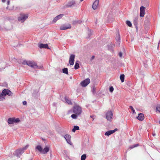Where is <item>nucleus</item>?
<instances>
[{"label":"nucleus","instance_id":"603ef678","mask_svg":"<svg viewBox=\"0 0 160 160\" xmlns=\"http://www.w3.org/2000/svg\"><path fill=\"white\" fill-rule=\"evenodd\" d=\"M93 116H90V117L92 118H93Z\"/></svg>","mask_w":160,"mask_h":160},{"label":"nucleus","instance_id":"09e8293b","mask_svg":"<svg viewBox=\"0 0 160 160\" xmlns=\"http://www.w3.org/2000/svg\"><path fill=\"white\" fill-rule=\"evenodd\" d=\"M42 66H40V67L38 66V67L37 68H39V69L41 68H42ZM36 69H37V68H36Z\"/></svg>","mask_w":160,"mask_h":160},{"label":"nucleus","instance_id":"dca6fc26","mask_svg":"<svg viewBox=\"0 0 160 160\" xmlns=\"http://www.w3.org/2000/svg\"><path fill=\"white\" fill-rule=\"evenodd\" d=\"M117 131H118V129L116 128L113 130H111L106 132L105 133V135L106 136H109Z\"/></svg>","mask_w":160,"mask_h":160},{"label":"nucleus","instance_id":"5fc2aeb1","mask_svg":"<svg viewBox=\"0 0 160 160\" xmlns=\"http://www.w3.org/2000/svg\"><path fill=\"white\" fill-rule=\"evenodd\" d=\"M84 0H80V1L81 2H82V1H83Z\"/></svg>","mask_w":160,"mask_h":160},{"label":"nucleus","instance_id":"f3484780","mask_svg":"<svg viewBox=\"0 0 160 160\" xmlns=\"http://www.w3.org/2000/svg\"><path fill=\"white\" fill-rule=\"evenodd\" d=\"M63 16H64V15L63 14H60L58 15L56 17H55L53 19V21H52V22H53V23L56 22L58 20L61 19Z\"/></svg>","mask_w":160,"mask_h":160},{"label":"nucleus","instance_id":"8fccbe9b","mask_svg":"<svg viewBox=\"0 0 160 160\" xmlns=\"http://www.w3.org/2000/svg\"><path fill=\"white\" fill-rule=\"evenodd\" d=\"M6 0H2V2H5L6 1Z\"/></svg>","mask_w":160,"mask_h":160},{"label":"nucleus","instance_id":"864d4df0","mask_svg":"<svg viewBox=\"0 0 160 160\" xmlns=\"http://www.w3.org/2000/svg\"><path fill=\"white\" fill-rule=\"evenodd\" d=\"M6 8L7 9H8V7Z\"/></svg>","mask_w":160,"mask_h":160},{"label":"nucleus","instance_id":"2f4dec72","mask_svg":"<svg viewBox=\"0 0 160 160\" xmlns=\"http://www.w3.org/2000/svg\"><path fill=\"white\" fill-rule=\"evenodd\" d=\"M126 24L130 27H132V24L131 22L129 21H127L126 22Z\"/></svg>","mask_w":160,"mask_h":160},{"label":"nucleus","instance_id":"f257e3e1","mask_svg":"<svg viewBox=\"0 0 160 160\" xmlns=\"http://www.w3.org/2000/svg\"><path fill=\"white\" fill-rule=\"evenodd\" d=\"M22 63L24 65L27 64L32 68H36L38 67V66L36 63L34 62H32L30 61H24Z\"/></svg>","mask_w":160,"mask_h":160},{"label":"nucleus","instance_id":"4d7b16f0","mask_svg":"<svg viewBox=\"0 0 160 160\" xmlns=\"http://www.w3.org/2000/svg\"><path fill=\"white\" fill-rule=\"evenodd\" d=\"M9 10H12V9H9Z\"/></svg>","mask_w":160,"mask_h":160},{"label":"nucleus","instance_id":"4be33fe9","mask_svg":"<svg viewBox=\"0 0 160 160\" xmlns=\"http://www.w3.org/2000/svg\"><path fill=\"white\" fill-rule=\"evenodd\" d=\"M6 67V63L4 62H2L0 63V71L4 69Z\"/></svg>","mask_w":160,"mask_h":160},{"label":"nucleus","instance_id":"ddd939ff","mask_svg":"<svg viewBox=\"0 0 160 160\" xmlns=\"http://www.w3.org/2000/svg\"><path fill=\"white\" fill-rule=\"evenodd\" d=\"M99 2V0H96L93 3L92 8L93 10H95L97 9L98 6Z\"/></svg>","mask_w":160,"mask_h":160},{"label":"nucleus","instance_id":"49530a36","mask_svg":"<svg viewBox=\"0 0 160 160\" xmlns=\"http://www.w3.org/2000/svg\"><path fill=\"white\" fill-rule=\"evenodd\" d=\"M10 4V1L8 0L7 2V4L8 5H9Z\"/></svg>","mask_w":160,"mask_h":160},{"label":"nucleus","instance_id":"3c124183","mask_svg":"<svg viewBox=\"0 0 160 160\" xmlns=\"http://www.w3.org/2000/svg\"><path fill=\"white\" fill-rule=\"evenodd\" d=\"M152 135H153V136H155L156 134H155V133H153V134H152Z\"/></svg>","mask_w":160,"mask_h":160},{"label":"nucleus","instance_id":"a18cd8bd","mask_svg":"<svg viewBox=\"0 0 160 160\" xmlns=\"http://www.w3.org/2000/svg\"><path fill=\"white\" fill-rule=\"evenodd\" d=\"M143 64L145 68H146L148 67V64L147 63H144Z\"/></svg>","mask_w":160,"mask_h":160},{"label":"nucleus","instance_id":"e433bc0d","mask_svg":"<svg viewBox=\"0 0 160 160\" xmlns=\"http://www.w3.org/2000/svg\"><path fill=\"white\" fill-rule=\"evenodd\" d=\"M144 119V115L142 113H141V121L143 120Z\"/></svg>","mask_w":160,"mask_h":160},{"label":"nucleus","instance_id":"a211bd4d","mask_svg":"<svg viewBox=\"0 0 160 160\" xmlns=\"http://www.w3.org/2000/svg\"><path fill=\"white\" fill-rule=\"evenodd\" d=\"M38 47L40 48H47L48 49H50V48H49L48 45L47 44H44L41 43L38 45Z\"/></svg>","mask_w":160,"mask_h":160},{"label":"nucleus","instance_id":"423d86ee","mask_svg":"<svg viewBox=\"0 0 160 160\" xmlns=\"http://www.w3.org/2000/svg\"><path fill=\"white\" fill-rule=\"evenodd\" d=\"M90 82V80L89 78H87L80 83V85L82 87H84L87 86Z\"/></svg>","mask_w":160,"mask_h":160},{"label":"nucleus","instance_id":"c9c22d12","mask_svg":"<svg viewBox=\"0 0 160 160\" xmlns=\"http://www.w3.org/2000/svg\"><path fill=\"white\" fill-rule=\"evenodd\" d=\"M76 114H72L71 115V117L73 119H76L77 118V115Z\"/></svg>","mask_w":160,"mask_h":160},{"label":"nucleus","instance_id":"c85d7f7f","mask_svg":"<svg viewBox=\"0 0 160 160\" xmlns=\"http://www.w3.org/2000/svg\"><path fill=\"white\" fill-rule=\"evenodd\" d=\"M125 76L124 74H121L120 76V79L122 82H123L124 81Z\"/></svg>","mask_w":160,"mask_h":160},{"label":"nucleus","instance_id":"4468645a","mask_svg":"<svg viewBox=\"0 0 160 160\" xmlns=\"http://www.w3.org/2000/svg\"><path fill=\"white\" fill-rule=\"evenodd\" d=\"M147 7L144 6H141V17H143L145 14V9Z\"/></svg>","mask_w":160,"mask_h":160},{"label":"nucleus","instance_id":"9d476101","mask_svg":"<svg viewBox=\"0 0 160 160\" xmlns=\"http://www.w3.org/2000/svg\"><path fill=\"white\" fill-rule=\"evenodd\" d=\"M75 55L74 54H71L69 59V63L71 65H73L74 62Z\"/></svg>","mask_w":160,"mask_h":160},{"label":"nucleus","instance_id":"79ce46f5","mask_svg":"<svg viewBox=\"0 0 160 160\" xmlns=\"http://www.w3.org/2000/svg\"><path fill=\"white\" fill-rule=\"evenodd\" d=\"M119 56L120 57H122V52H120L119 53Z\"/></svg>","mask_w":160,"mask_h":160},{"label":"nucleus","instance_id":"412c9836","mask_svg":"<svg viewBox=\"0 0 160 160\" xmlns=\"http://www.w3.org/2000/svg\"><path fill=\"white\" fill-rule=\"evenodd\" d=\"M49 150V147L46 146L42 150V153L43 154L47 153Z\"/></svg>","mask_w":160,"mask_h":160},{"label":"nucleus","instance_id":"c756f323","mask_svg":"<svg viewBox=\"0 0 160 160\" xmlns=\"http://www.w3.org/2000/svg\"><path fill=\"white\" fill-rule=\"evenodd\" d=\"M79 130V127L77 126H75L72 129V131L73 132H75L76 130Z\"/></svg>","mask_w":160,"mask_h":160},{"label":"nucleus","instance_id":"ea45409f","mask_svg":"<svg viewBox=\"0 0 160 160\" xmlns=\"http://www.w3.org/2000/svg\"><path fill=\"white\" fill-rule=\"evenodd\" d=\"M156 110L160 112V105L158 106L157 107Z\"/></svg>","mask_w":160,"mask_h":160},{"label":"nucleus","instance_id":"20e7f679","mask_svg":"<svg viewBox=\"0 0 160 160\" xmlns=\"http://www.w3.org/2000/svg\"><path fill=\"white\" fill-rule=\"evenodd\" d=\"M20 121L19 118H9L8 119V122L9 124H12L14 123H18Z\"/></svg>","mask_w":160,"mask_h":160},{"label":"nucleus","instance_id":"6e6d98bb","mask_svg":"<svg viewBox=\"0 0 160 160\" xmlns=\"http://www.w3.org/2000/svg\"><path fill=\"white\" fill-rule=\"evenodd\" d=\"M94 120V118H92V121H93Z\"/></svg>","mask_w":160,"mask_h":160},{"label":"nucleus","instance_id":"58836bf2","mask_svg":"<svg viewBox=\"0 0 160 160\" xmlns=\"http://www.w3.org/2000/svg\"><path fill=\"white\" fill-rule=\"evenodd\" d=\"M130 108L131 110L133 113H135V111L132 106H130Z\"/></svg>","mask_w":160,"mask_h":160},{"label":"nucleus","instance_id":"9b49d317","mask_svg":"<svg viewBox=\"0 0 160 160\" xmlns=\"http://www.w3.org/2000/svg\"><path fill=\"white\" fill-rule=\"evenodd\" d=\"M71 28V25L70 24H68V25H63L61 26L60 27V30H64L68 29H70Z\"/></svg>","mask_w":160,"mask_h":160},{"label":"nucleus","instance_id":"4c0bfd02","mask_svg":"<svg viewBox=\"0 0 160 160\" xmlns=\"http://www.w3.org/2000/svg\"><path fill=\"white\" fill-rule=\"evenodd\" d=\"M114 88L112 86H111L109 88V91L112 93L113 91Z\"/></svg>","mask_w":160,"mask_h":160},{"label":"nucleus","instance_id":"0eeeda50","mask_svg":"<svg viewBox=\"0 0 160 160\" xmlns=\"http://www.w3.org/2000/svg\"><path fill=\"white\" fill-rule=\"evenodd\" d=\"M106 118L108 120L111 121L113 118V114L111 111H108L106 114Z\"/></svg>","mask_w":160,"mask_h":160},{"label":"nucleus","instance_id":"2eb2a0df","mask_svg":"<svg viewBox=\"0 0 160 160\" xmlns=\"http://www.w3.org/2000/svg\"><path fill=\"white\" fill-rule=\"evenodd\" d=\"M142 6L146 7H148L149 5V2L148 0H141Z\"/></svg>","mask_w":160,"mask_h":160},{"label":"nucleus","instance_id":"7ed1b4c3","mask_svg":"<svg viewBox=\"0 0 160 160\" xmlns=\"http://www.w3.org/2000/svg\"><path fill=\"white\" fill-rule=\"evenodd\" d=\"M29 146L28 145H26L24 147L20 148L19 149H18L15 152L16 155L17 156H19V155H21L24 152V151L28 148Z\"/></svg>","mask_w":160,"mask_h":160},{"label":"nucleus","instance_id":"a19ab883","mask_svg":"<svg viewBox=\"0 0 160 160\" xmlns=\"http://www.w3.org/2000/svg\"><path fill=\"white\" fill-rule=\"evenodd\" d=\"M136 118L138 120H140V113L138 114V116Z\"/></svg>","mask_w":160,"mask_h":160},{"label":"nucleus","instance_id":"13d9d810","mask_svg":"<svg viewBox=\"0 0 160 160\" xmlns=\"http://www.w3.org/2000/svg\"><path fill=\"white\" fill-rule=\"evenodd\" d=\"M159 123L160 124V121H159Z\"/></svg>","mask_w":160,"mask_h":160},{"label":"nucleus","instance_id":"a878e982","mask_svg":"<svg viewBox=\"0 0 160 160\" xmlns=\"http://www.w3.org/2000/svg\"><path fill=\"white\" fill-rule=\"evenodd\" d=\"M36 148L40 152H42V148L41 146L40 145H38L36 147Z\"/></svg>","mask_w":160,"mask_h":160},{"label":"nucleus","instance_id":"39448f33","mask_svg":"<svg viewBox=\"0 0 160 160\" xmlns=\"http://www.w3.org/2000/svg\"><path fill=\"white\" fill-rule=\"evenodd\" d=\"M28 17V14H21L20 16L18 17L19 21L23 22Z\"/></svg>","mask_w":160,"mask_h":160},{"label":"nucleus","instance_id":"f704fd0d","mask_svg":"<svg viewBox=\"0 0 160 160\" xmlns=\"http://www.w3.org/2000/svg\"><path fill=\"white\" fill-rule=\"evenodd\" d=\"M92 92L93 94H95L96 93V88L95 86L92 87Z\"/></svg>","mask_w":160,"mask_h":160},{"label":"nucleus","instance_id":"6ab92c4d","mask_svg":"<svg viewBox=\"0 0 160 160\" xmlns=\"http://www.w3.org/2000/svg\"><path fill=\"white\" fill-rule=\"evenodd\" d=\"M149 24V20L148 18L146 17L144 21V26L145 28H147Z\"/></svg>","mask_w":160,"mask_h":160},{"label":"nucleus","instance_id":"aec40b11","mask_svg":"<svg viewBox=\"0 0 160 160\" xmlns=\"http://www.w3.org/2000/svg\"><path fill=\"white\" fill-rule=\"evenodd\" d=\"M133 24L135 25V26L136 28V29L137 30L138 29V18L137 17H135L133 20Z\"/></svg>","mask_w":160,"mask_h":160},{"label":"nucleus","instance_id":"5701e85b","mask_svg":"<svg viewBox=\"0 0 160 160\" xmlns=\"http://www.w3.org/2000/svg\"><path fill=\"white\" fill-rule=\"evenodd\" d=\"M64 99L66 102H67L69 104L71 105L72 104V103L71 102V100L69 99V98L67 96H65L64 97Z\"/></svg>","mask_w":160,"mask_h":160},{"label":"nucleus","instance_id":"7c9ffc66","mask_svg":"<svg viewBox=\"0 0 160 160\" xmlns=\"http://www.w3.org/2000/svg\"><path fill=\"white\" fill-rule=\"evenodd\" d=\"M86 157V154H83L81 156V160H85Z\"/></svg>","mask_w":160,"mask_h":160},{"label":"nucleus","instance_id":"bb28decb","mask_svg":"<svg viewBox=\"0 0 160 160\" xmlns=\"http://www.w3.org/2000/svg\"><path fill=\"white\" fill-rule=\"evenodd\" d=\"M116 39L117 43L119 45L120 44V38L119 33L118 34V36H117V38H116Z\"/></svg>","mask_w":160,"mask_h":160},{"label":"nucleus","instance_id":"1a4fd4ad","mask_svg":"<svg viewBox=\"0 0 160 160\" xmlns=\"http://www.w3.org/2000/svg\"><path fill=\"white\" fill-rule=\"evenodd\" d=\"M76 3L75 1L72 0L69 1L66 6L67 8L72 7L76 5Z\"/></svg>","mask_w":160,"mask_h":160},{"label":"nucleus","instance_id":"473e14b6","mask_svg":"<svg viewBox=\"0 0 160 160\" xmlns=\"http://www.w3.org/2000/svg\"><path fill=\"white\" fill-rule=\"evenodd\" d=\"M139 146V144H136L134 145H132L129 147V148L132 149L135 147L138 146Z\"/></svg>","mask_w":160,"mask_h":160},{"label":"nucleus","instance_id":"6e6552de","mask_svg":"<svg viewBox=\"0 0 160 160\" xmlns=\"http://www.w3.org/2000/svg\"><path fill=\"white\" fill-rule=\"evenodd\" d=\"M2 92L4 97L7 95L9 96H12V93L8 89H4L2 91Z\"/></svg>","mask_w":160,"mask_h":160},{"label":"nucleus","instance_id":"f8f14e48","mask_svg":"<svg viewBox=\"0 0 160 160\" xmlns=\"http://www.w3.org/2000/svg\"><path fill=\"white\" fill-rule=\"evenodd\" d=\"M64 138L67 141V142L69 144L72 145V143L71 141V136L68 134H66L64 136Z\"/></svg>","mask_w":160,"mask_h":160},{"label":"nucleus","instance_id":"b1692460","mask_svg":"<svg viewBox=\"0 0 160 160\" xmlns=\"http://www.w3.org/2000/svg\"><path fill=\"white\" fill-rule=\"evenodd\" d=\"M79 61H77L76 62H75V65L74 66V69H77L79 68V65L78 63Z\"/></svg>","mask_w":160,"mask_h":160},{"label":"nucleus","instance_id":"de8ad7c7","mask_svg":"<svg viewBox=\"0 0 160 160\" xmlns=\"http://www.w3.org/2000/svg\"><path fill=\"white\" fill-rule=\"evenodd\" d=\"M94 58H95L94 56H93L92 57V58H91V59H92V60Z\"/></svg>","mask_w":160,"mask_h":160},{"label":"nucleus","instance_id":"72a5a7b5","mask_svg":"<svg viewBox=\"0 0 160 160\" xmlns=\"http://www.w3.org/2000/svg\"><path fill=\"white\" fill-rule=\"evenodd\" d=\"M5 99L4 95L2 94V92L0 94V100H3Z\"/></svg>","mask_w":160,"mask_h":160},{"label":"nucleus","instance_id":"f03ea898","mask_svg":"<svg viewBox=\"0 0 160 160\" xmlns=\"http://www.w3.org/2000/svg\"><path fill=\"white\" fill-rule=\"evenodd\" d=\"M82 111L81 108L78 105L75 106L73 108V112L77 115L80 114Z\"/></svg>","mask_w":160,"mask_h":160},{"label":"nucleus","instance_id":"c03bdc74","mask_svg":"<svg viewBox=\"0 0 160 160\" xmlns=\"http://www.w3.org/2000/svg\"><path fill=\"white\" fill-rule=\"evenodd\" d=\"M142 87H144L145 86V85H144V81H143V80H142Z\"/></svg>","mask_w":160,"mask_h":160},{"label":"nucleus","instance_id":"393cba45","mask_svg":"<svg viewBox=\"0 0 160 160\" xmlns=\"http://www.w3.org/2000/svg\"><path fill=\"white\" fill-rule=\"evenodd\" d=\"M82 22V21L79 20L78 21H74L72 22V24L75 25L77 23L80 24Z\"/></svg>","mask_w":160,"mask_h":160},{"label":"nucleus","instance_id":"cd10ccee","mask_svg":"<svg viewBox=\"0 0 160 160\" xmlns=\"http://www.w3.org/2000/svg\"><path fill=\"white\" fill-rule=\"evenodd\" d=\"M62 72L66 74H68V69L66 68H65L62 69Z\"/></svg>","mask_w":160,"mask_h":160},{"label":"nucleus","instance_id":"37998d69","mask_svg":"<svg viewBox=\"0 0 160 160\" xmlns=\"http://www.w3.org/2000/svg\"><path fill=\"white\" fill-rule=\"evenodd\" d=\"M22 103H23V104L25 105H26L27 103V102L25 101H23L22 102Z\"/></svg>","mask_w":160,"mask_h":160}]
</instances>
